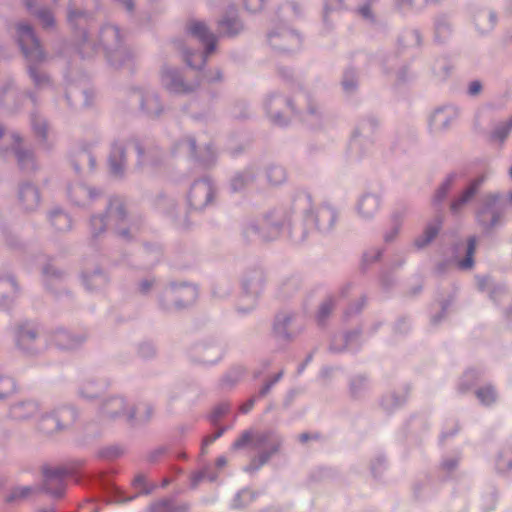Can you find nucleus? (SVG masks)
<instances>
[{"label": "nucleus", "mask_w": 512, "mask_h": 512, "mask_svg": "<svg viewBox=\"0 0 512 512\" xmlns=\"http://www.w3.org/2000/svg\"><path fill=\"white\" fill-rule=\"evenodd\" d=\"M19 44L25 57L31 61H40L44 54L36 39L32 28L29 25L18 26Z\"/></svg>", "instance_id": "f257e3e1"}, {"label": "nucleus", "mask_w": 512, "mask_h": 512, "mask_svg": "<svg viewBox=\"0 0 512 512\" xmlns=\"http://www.w3.org/2000/svg\"><path fill=\"white\" fill-rule=\"evenodd\" d=\"M187 31L206 45V54L205 56H201V64H203L206 61V57L214 51L215 36L210 33L206 25L200 21L190 22Z\"/></svg>", "instance_id": "f03ea898"}, {"label": "nucleus", "mask_w": 512, "mask_h": 512, "mask_svg": "<svg viewBox=\"0 0 512 512\" xmlns=\"http://www.w3.org/2000/svg\"><path fill=\"white\" fill-rule=\"evenodd\" d=\"M271 437L270 433H257L253 435L249 431H245L238 439L232 444V449L237 450L248 445H251L255 449H259L266 445Z\"/></svg>", "instance_id": "7ed1b4c3"}, {"label": "nucleus", "mask_w": 512, "mask_h": 512, "mask_svg": "<svg viewBox=\"0 0 512 512\" xmlns=\"http://www.w3.org/2000/svg\"><path fill=\"white\" fill-rule=\"evenodd\" d=\"M269 41L274 48L284 51L292 50L300 43L299 37L288 31L270 35Z\"/></svg>", "instance_id": "20e7f679"}, {"label": "nucleus", "mask_w": 512, "mask_h": 512, "mask_svg": "<svg viewBox=\"0 0 512 512\" xmlns=\"http://www.w3.org/2000/svg\"><path fill=\"white\" fill-rule=\"evenodd\" d=\"M19 199L23 208L27 211L35 209L39 204V193L31 185H25L20 189Z\"/></svg>", "instance_id": "39448f33"}, {"label": "nucleus", "mask_w": 512, "mask_h": 512, "mask_svg": "<svg viewBox=\"0 0 512 512\" xmlns=\"http://www.w3.org/2000/svg\"><path fill=\"white\" fill-rule=\"evenodd\" d=\"M482 182H483V178L476 179L470 185V187H468V189L457 200H455L452 203V205H451L452 211L453 212L459 211L461 206L464 205L466 202H468L474 196V194L476 193L478 187L481 185Z\"/></svg>", "instance_id": "423d86ee"}, {"label": "nucleus", "mask_w": 512, "mask_h": 512, "mask_svg": "<svg viewBox=\"0 0 512 512\" xmlns=\"http://www.w3.org/2000/svg\"><path fill=\"white\" fill-rule=\"evenodd\" d=\"M441 227V221L437 220L434 224H430L424 231V235L415 241V245L419 248L426 246L430 243L437 235Z\"/></svg>", "instance_id": "0eeeda50"}, {"label": "nucleus", "mask_w": 512, "mask_h": 512, "mask_svg": "<svg viewBox=\"0 0 512 512\" xmlns=\"http://www.w3.org/2000/svg\"><path fill=\"white\" fill-rule=\"evenodd\" d=\"M280 447V442H273L271 445V449L269 452L261 453L257 458L253 459L247 468L248 471H253L259 469L263 466L271 457L272 454L276 453Z\"/></svg>", "instance_id": "6e6552de"}, {"label": "nucleus", "mask_w": 512, "mask_h": 512, "mask_svg": "<svg viewBox=\"0 0 512 512\" xmlns=\"http://www.w3.org/2000/svg\"><path fill=\"white\" fill-rule=\"evenodd\" d=\"M37 410V405L33 402L23 403L21 405L13 407L11 413L16 419H25L33 415Z\"/></svg>", "instance_id": "1a4fd4ad"}, {"label": "nucleus", "mask_w": 512, "mask_h": 512, "mask_svg": "<svg viewBox=\"0 0 512 512\" xmlns=\"http://www.w3.org/2000/svg\"><path fill=\"white\" fill-rule=\"evenodd\" d=\"M124 152L121 147H114L109 159L110 168L113 174L118 175L122 172Z\"/></svg>", "instance_id": "9d476101"}, {"label": "nucleus", "mask_w": 512, "mask_h": 512, "mask_svg": "<svg viewBox=\"0 0 512 512\" xmlns=\"http://www.w3.org/2000/svg\"><path fill=\"white\" fill-rule=\"evenodd\" d=\"M377 205H378V202H377L376 198L371 197V196H366V197L362 198V200L359 203V211L363 216L369 217L376 210Z\"/></svg>", "instance_id": "9b49d317"}, {"label": "nucleus", "mask_w": 512, "mask_h": 512, "mask_svg": "<svg viewBox=\"0 0 512 512\" xmlns=\"http://www.w3.org/2000/svg\"><path fill=\"white\" fill-rule=\"evenodd\" d=\"M35 332L32 328L21 327L18 332V345L23 349H28V343L35 339Z\"/></svg>", "instance_id": "f8f14e48"}, {"label": "nucleus", "mask_w": 512, "mask_h": 512, "mask_svg": "<svg viewBox=\"0 0 512 512\" xmlns=\"http://www.w3.org/2000/svg\"><path fill=\"white\" fill-rule=\"evenodd\" d=\"M52 224L56 227L57 230H66L70 228V219L68 215L62 212H55L51 216Z\"/></svg>", "instance_id": "ddd939ff"}, {"label": "nucleus", "mask_w": 512, "mask_h": 512, "mask_svg": "<svg viewBox=\"0 0 512 512\" xmlns=\"http://www.w3.org/2000/svg\"><path fill=\"white\" fill-rule=\"evenodd\" d=\"M476 249V240L475 238H470L468 242L467 248V256L466 258L460 262V267L463 269H469L473 265V255Z\"/></svg>", "instance_id": "4468645a"}, {"label": "nucleus", "mask_w": 512, "mask_h": 512, "mask_svg": "<svg viewBox=\"0 0 512 512\" xmlns=\"http://www.w3.org/2000/svg\"><path fill=\"white\" fill-rule=\"evenodd\" d=\"M268 178L272 184L277 185L285 180L286 174L283 168L275 166L269 169Z\"/></svg>", "instance_id": "2eb2a0df"}, {"label": "nucleus", "mask_w": 512, "mask_h": 512, "mask_svg": "<svg viewBox=\"0 0 512 512\" xmlns=\"http://www.w3.org/2000/svg\"><path fill=\"white\" fill-rule=\"evenodd\" d=\"M477 397L480 399V401L485 404L489 405L496 399L495 391L492 387H484L477 392Z\"/></svg>", "instance_id": "dca6fc26"}, {"label": "nucleus", "mask_w": 512, "mask_h": 512, "mask_svg": "<svg viewBox=\"0 0 512 512\" xmlns=\"http://www.w3.org/2000/svg\"><path fill=\"white\" fill-rule=\"evenodd\" d=\"M220 27L225 34L234 35L239 31L240 24L236 19H224L220 22Z\"/></svg>", "instance_id": "f3484780"}, {"label": "nucleus", "mask_w": 512, "mask_h": 512, "mask_svg": "<svg viewBox=\"0 0 512 512\" xmlns=\"http://www.w3.org/2000/svg\"><path fill=\"white\" fill-rule=\"evenodd\" d=\"M15 143L17 144V147H15V153L18 160L19 165L21 168L27 167V162H32V155L28 152L22 151L18 148V145L20 143V138L15 137Z\"/></svg>", "instance_id": "a211bd4d"}, {"label": "nucleus", "mask_w": 512, "mask_h": 512, "mask_svg": "<svg viewBox=\"0 0 512 512\" xmlns=\"http://www.w3.org/2000/svg\"><path fill=\"white\" fill-rule=\"evenodd\" d=\"M65 474H66V471L61 468H56V469L47 468L44 470L46 482H52L55 480L57 483H61L62 477Z\"/></svg>", "instance_id": "6ab92c4d"}, {"label": "nucleus", "mask_w": 512, "mask_h": 512, "mask_svg": "<svg viewBox=\"0 0 512 512\" xmlns=\"http://www.w3.org/2000/svg\"><path fill=\"white\" fill-rule=\"evenodd\" d=\"M15 385L12 379L8 377L0 378V398H3L14 391Z\"/></svg>", "instance_id": "aec40b11"}, {"label": "nucleus", "mask_w": 512, "mask_h": 512, "mask_svg": "<svg viewBox=\"0 0 512 512\" xmlns=\"http://www.w3.org/2000/svg\"><path fill=\"white\" fill-rule=\"evenodd\" d=\"M123 407H124L123 399L113 398L108 403V413L114 417L120 413L119 410L122 409Z\"/></svg>", "instance_id": "412c9836"}, {"label": "nucleus", "mask_w": 512, "mask_h": 512, "mask_svg": "<svg viewBox=\"0 0 512 512\" xmlns=\"http://www.w3.org/2000/svg\"><path fill=\"white\" fill-rule=\"evenodd\" d=\"M30 488L29 487H22L15 489L12 494L9 497V501L25 498L30 494Z\"/></svg>", "instance_id": "4be33fe9"}, {"label": "nucleus", "mask_w": 512, "mask_h": 512, "mask_svg": "<svg viewBox=\"0 0 512 512\" xmlns=\"http://www.w3.org/2000/svg\"><path fill=\"white\" fill-rule=\"evenodd\" d=\"M511 128H512V119L504 127L497 129L494 133V137L496 139H499L500 141H503L506 138V136L508 135Z\"/></svg>", "instance_id": "5701e85b"}, {"label": "nucleus", "mask_w": 512, "mask_h": 512, "mask_svg": "<svg viewBox=\"0 0 512 512\" xmlns=\"http://www.w3.org/2000/svg\"><path fill=\"white\" fill-rule=\"evenodd\" d=\"M451 182H452V178L447 179V181L438 189V191L435 195L436 201H441L442 199L445 198V196L450 188Z\"/></svg>", "instance_id": "b1692460"}, {"label": "nucleus", "mask_w": 512, "mask_h": 512, "mask_svg": "<svg viewBox=\"0 0 512 512\" xmlns=\"http://www.w3.org/2000/svg\"><path fill=\"white\" fill-rule=\"evenodd\" d=\"M38 17L41 19L43 26H45V27H49L54 23L53 16L48 11H41L38 14Z\"/></svg>", "instance_id": "393cba45"}, {"label": "nucleus", "mask_w": 512, "mask_h": 512, "mask_svg": "<svg viewBox=\"0 0 512 512\" xmlns=\"http://www.w3.org/2000/svg\"><path fill=\"white\" fill-rule=\"evenodd\" d=\"M263 0H246V7L252 12H256L262 8Z\"/></svg>", "instance_id": "a878e982"}, {"label": "nucleus", "mask_w": 512, "mask_h": 512, "mask_svg": "<svg viewBox=\"0 0 512 512\" xmlns=\"http://www.w3.org/2000/svg\"><path fill=\"white\" fill-rule=\"evenodd\" d=\"M156 104L157 103V99L156 98H153V97H150L148 99L145 100V102L143 103V106L145 107V109L147 110L148 113L150 114H157L158 113V110H153L151 105L152 104Z\"/></svg>", "instance_id": "bb28decb"}, {"label": "nucleus", "mask_w": 512, "mask_h": 512, "mask_svg": "<svg viewBox=\"0 0 512 512\" xmlns=\"http://www.w3.org/2000/svg\"><path fill=\"white\" fill-rule=\"evenodd\" d=\"M480 90H481V84H480V82H478V81H474V82H472V83L470 84V86H469V93H470L471 95H476V94H478V93L480 92Z\"/></svg>", "instance_id": "cd10ccee"}, {"label": "nucleus", "mask_w": 512, "mask_h": 512, "mask_svg": "<svg viewBox=\"0 0 512 512\" xmlns=\"http://www.w3.org/2000/svg\"><path fill=\"white\" fill-rule=\"evenodd\" d=\"M172 89H173L174 91H177V92H187V91H189V90H190V88H189V87H185V86H183V84H182V83H179V84H178L177 82H174V83L172 84Z\"/></svg>", "instance_id": "c85d7f7f"}, {"label": "nucleus", "mask_w": 512, "mask_h": 512, "mask_svg": "<svg viewBox=\"0 0 512 512\" xmlns=\"http://www.w3.org/2000/svg\"><path fill=\"white\" fill-rule=\"evenodd\" d=\"M244 183V177L243 176H237L232 181V186L236 190L240 188Z\"/></svg>", "instance_id": "c756f323"}, {"label": "nucleus", "mask_w": 512, "mask_h": 512, "mask_svg": "<svg viewBox=\"0 0 512 512\" xmlns=\"http://www.w3.org/2000/svg\"><path fill=\"white\" fill-rule=\"evenodd\" d=\"M226 464H227V459H226V457H224V456H220V457H218V458H217V460H216V466H217L218 468H222V467H224Z\"/></svg>", "instance_id": "7c9ffc66"}, {"label": "nucleus", "mask_w": 512, "mask_h": 512, "mask_svg": "<svg viewBox=\"0 0 512 512\" xmlns=\"http://www.w3.org/2000/svg\"><path fill=\"white\" fill-rule=\"evenodd\" d=\"M360 13L364 17H366V18L370 17V9H369V7L368 6H364V7L360 8Z\"/></svg>", "instance_id": "2f4dec72"}, {"label": "nucleus", "mask_w": 512, "mask_h": 512, "mask_svg": "<svg viewBox=\"0 0 512 512\" xmlns=\"http://www.w3.org/2000/svg\"><path fill=\"white\" fill-rule=\"evenodd\" d=\"M30 75L34 79L36 84H40L41 80L38 78L36 72L32 68H30Z\"/></svg>", "instance_id": "473e14b6"}, {"label": "nucleus", "mask_w": 512, "mask_h": 512, "mask_svg": "<svg viewBox=\"0 0 512 512\" xmlns=\"http://www.w3.org/2000/svg\"><path fill=\"white\" fill-rule=\"evenodd\" d=\"M252 406H253V401H250L249 403L243 405L241 409L244 413H246L252 408Z\"/></svg>", "instance_id": "72a5a7b5"}, {"label": "nucleus", "mask_w": 512, "mask_h": 512, "mask_svg": "<svg viewBox=\"0 0 512 512\" xmlns=\"http://www.w3.org/2000/svg\"><path fill=\"white\" fill-rule=\"evenodd\" d=\"M123 4L128 10L133 9V3L131 0H123Z\"/></svg>", "instance_id": "f704fd0d"}, {"label": "nucleus", "mask_w": 512, "mask_h": 512, "mask_svg": "<svg viewBox=\"0 0 512 512\" xmlns=\"http://www.w3.org/2000/svg\"><path fill=\"white\" fill-rule=\"evenodd\" d=\"M9 285H10V282H9V281H6V280H5V281H0V292H1V291H3V290H5V288H6L7 286H9Z\"/></svg>", "instance_id": "c9c22d12"}, {"label": "nucleus", "mask_w": 512, "mask_h": 512, "mask_svg": "<svg viewBox=\"0 0 512 512\" xmlns=\"http://www.w3.org/2000/svg\"><path fill=\"white\" fill-rule=\"evenodd\" d=\"M43 422L44 423H50L51 422V423L55 424L56 420L54 418H52V417H46V418L43 419Z\"/></svg>", "instance_id": "e433bc0d"}, {"label": "nucleus", "mask_w": 512, "mask_h": 512, "mask_svg": "<svg viewBox=\"0 0 512 512\" xmlns=\"http://www.w3.org/2000/svg\"><path fill=\"white\" fill-rule=\"evenodd\" d=\"M308 439H309V435H308V434L303 433V434H301V435H300V440H301L302 442H305V441H307Z\"/></svg>", "instance_id": "4c0bfd02"}, {"label": "nucleus", "mask_w": 512, "mask_h": 512, "mask_svg": "<svg viewBox=\"0 0 512 512\" xmlns=\"http://www.w3.org/2000/svg\"><path fill=\"white\" fill-rule=\"evenodd\" d=\"M185 60H186V62H187V64H188L189 66H195V65L192 63V61L190 60V58H189V55H188V54H186V55H185Z\"/></svg>", "instance_id": "58836bf2"}, {"label": "nucleus", "mask_w": 512, "mask_h": 512, "mask_svg": "<svg viewBox=\"0 0 512 512\" xmlns=\"http://www.w3.org/2000/svg\"><path fill=\"white\" fill-rule=\"evenodd\" d=\"M270 386H271V385H266V386L262 389L261 394H265V393H267V392H268V390L270 389Z\"/></svg>", "instance_id": "ea45409f"}, {"label": "nucleus", "mask_w": 512, "mask_h": 512, "mask_svg": "<svg viewBox=\"0 0 512 512\" xmlns=\"http://www.w3.org/2000/svg\"><path fill=\"white\" fill-rule=\"evenodd\" d=\"M273 120H274V121H275V123H277V124H282V123H283V122L279 119V117H278V116H274V117H273Z\"/></svg>", "instance_id": "a19ab883"}, {"label": "nucleus", "mask_w": 512, "mask_h": 512, "mask_svg": "<svg viewBox=\"0 0 512 512\" xmlns=\"http://www.w3.org/2000/svg\"><path fill=\"white\" fill-rule=\"evenodd\" d=\"M34 130H35L37 133H41V129H40V127H38L36 124H34Z\"/></svg>", "instance_id": "79ce46f5"}, {"label": "nucleus", "mask_w": 512, "mask_h": 512, "mask_svg": "<svg viewBox=\"0 0 512 512\" xmlns=\"http://www.w3.org/2000/svg\"><path fill=\"white\" fill-rule=\"evenodd\" d=\"M190 147H191V151L194 152L195 151V143L193 141L190 143Z\"/></svg>", "instance_id": "37998d69"}, {"label": "nucleus", "mask_w": 512, "mask_h": 512, "mask_svg": "<svg viewBox=\"0 0 512 512\" xmlns=\"http://www.w3.org/2000/svg\"><path fill=\"white\" fill-rule=\"evenodd\" d=\"M50 483H51V482H46V488H47V490H49V491H50V493H53V494H54L53 490H50V487H49Z\"/></svg>", "instance_id": "c03bdc74"}, {"label": "nucleus", "mask_w": 512, "mask_h": 512, "mask_svg": "<svg viewBox=\"0 0 512 512\" xmlns=\"http://www.w3.org/2000/svg\"><path fill=\"white\" fill-rule=\"evenodd\" d=\"M61 494H62L61 489L54 492V495H56V496H60Z\"/></svg>", "instance_id": "a18cd8bd"}, {"label": "nucleus", "mask_w": 512, "mask_h": 512, "mask_svg": "<svg viewBox=\"0 0 512 512\" xmlns=\"http://www.w3.org/2000/svg\"><path fill=\"white\" fill-rule=\"evenodd\" d=\"M281 376H282V373H278V375L275 378V381H278L281 378Z\"/></svg>", "instance_id": "49530a36"}, {"label": "nucleus", "mask_w": 512, "mask_h": 512, "mask_svg": "<svg viewBox=\"0 0 512 512\" xmlns=\"http://www.w3.org/2000/svg\"><path fill=\"white\" fill-rule=\"evenodd\" d=\"M344 87H345L346 90L350 89V86L348 85L347 82H344Z\"/></svg>", "instance_id": "de8ad7c7"}, {"label": "nucleus", "mask_w": 512, "mask_h": 512, "mask_svg": "<svg viewBox=\"0 0 512 512\" xmlns=\"http://www.w3.org/2000/svg\"><path fill=\"white\" fill-rule=\"evenodd\" d=\"M24 1L26 2V5H27L28 7H30V6H31V2H30V0H24Z\"/></svg>", "instance_id": "09e8293b"}, {"label": "nucleus", "mask_w": 512, "mask_h": 512, "mask_svg": "<svg viewBox=\"0 0 512 512\" xmlns=\"http://www.w3.org/2000/svg\"><path fill=\"white\" fill-rule=\"evenodd\" d=\"M3 132H4V131H3V128L0 126V138H1V137H2V135H3Z\"/></svg>", "instance_id": "8fccbe9b"}, {"label": "nucleus", "mask_w": 512, "mask_h": 512, "mask_svg": "<svg viewBox=\"0 0 512 512\" xmlns=\"http://www.w3.org/2000/svg\"><path fill=\"white\" fill-rule=\"evenodd\" d=\"M135 416H134V413L130 414L129 415V419H133Z\"/></svg>", "instance_id": "3c124183"}, {"label": "nucleus", "mask_w": 512, "mask_h": 512, "mask_svg": "<svg viewBox=\"0 0 512 512\" xmlns=\"http://www.w3.org/2000/svg\"><path fill=\"white\" fill-rule=\"evenodd\" d=\"M275 330L278 332L279 331V326L278 324L275 325Z\"/></svg>", "instance_id": "603ef678"}, {"label": "nucleus", "mask_w": 512, "mask_h": 512, "mask_svg": "<svg viewBox=\"0 0 512 512\" xmlns=\"http://www.w3.org/2000/svg\"><path fill=\"white\" fill-rule=\"evenodd\" d=\"M69 19H70V21H72V19H73V14L72 13L69 15Z\"/></svg>", "instance_id": "864d4df0"}, {"label": "nucleus", "mask_w": 512, "mask_h": 512, "mask_svg": "<svg viewBox=\"0 0 512 512\" xmlns=\"http://www.w3.org/2000/svg\"><path fill=\"white\" fill-rule=\"evenodd\" d=\"M93 220H99L100 222H102V218H94Z\"/></svg>", "instance_id": "5fc2aeb1"}, {"label": "nucleus", "mask_w": 512, "mask_h": 512, "mask_svg": "<svg viewBox=\"0 0 512 512\" xmlns=\"http://www.w3.org/2000/svg\"><path fill=\"white\" fill-rule=\"evenodd\" d=\"M509 174H510V176L512 178V167L510 168Z\"/></svg>", "instance_id": "6e6d98bb"}, {"label": "nucleus", "mask_w": 512, "mask_h": 512, "mask_svg": "<svg viewBox=\"0 0 512 512\" xmlns=\"http://www.w3.org/2000/svg\"><path fill=\"white\" fill-rule=\"evenodd\" d=\"M510 198H511V200H512V193L510 194Z\"/></svg>", "instance_id": "4d7b16f0"}]
</instances>
